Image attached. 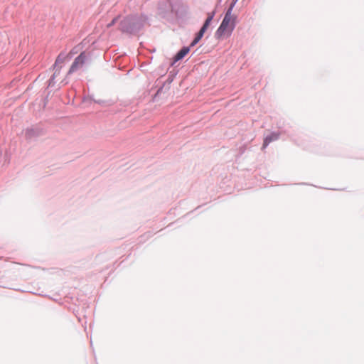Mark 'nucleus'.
<instances>
[{
  "mask_svg": "<svg viewBox=\"0 0 364 364\" xmlns=\"http://www.w3.org/2000/svg\"><path fill=\"white\" fill-rule=\"evenodd\" d=\"M234 4H232L227 11L221 24L215 32V38L221 39L229 37L232 34L236 23V16L232 14Z\"/></svg>",
  "mask_w": 364,
  "mask_h": 364,
  "instance_id": "obj_1",
  "label": "nucleus"
},
{
  "mask_svg": "<svg viewBox=\"0 0 364 364\" xmlns=\"http://www.w3.org/2000/svg\"><path fill=\"white\" fill-rule=\"evenodd\" d=\"M88 58L89 55L86 52H81V53L75 58L67 73V75H69L82 68L88 60Z\"/></svg>",
  "mask_w": 364,
  "mask_h": 364,
  "instance_id": "obj_2",
  "label": "nucleus"
},
{
  "mask_svg": "<svg viewBox=\"0 0 364 364\" xmlns=\"http://www.w3.org/2000/svg\"><path fill=\"white\" fill-rule=\"evenodd\" d=\"M215 11H212V12L208 14V17H207L204 24L203 25V26L200 28V30L199 31V32L197 33V35L195 37V38L193 39V41L191 42L190 47H193L200 41V39L203 36L205 32L206 31L207 28L210 26L211 21L213 20V17L215 16Z\"/></svg>",
  "mask_w": 364,
  "mask_h": 364,
  "instance_id": "obj_3",
  "label": "nucleus"
},
{
  "mask_svg": "<svg viewBox=\"0 0 364 364\" xmlns=\"http://www.w3.org/2000/svg\"><path fill=\"white\" fill-rule=\"evenodd\" d=\"M64 58H63L61 56V55H59L55 60V73H53L50 80V84H52V83H55L56 81H59L60 80V78H58V75L60 74V71L62 68V64L64 63ZM63 80L61 79V81H63Z\"/></svg>",
  "mask_w": 364,
  "mask_h": 364,
  "instance_id": "obj_4",
  "label": "nucleus"
},
{
  "mask_svg": "<svg viewBox=\"0 0 364 364\" xmlns=\"http://www.w3.org/2000/svg\"><path fill=\"white\" fill-rule=\"evenodd\" d=\"M190 51L189 47H183L174 57V62L178 61L183 58Z\"/></svg>",
  "mask_w": 364,
  "mask_h": 364,
  "instance_id": "obj_5",
  "label": "nucleus"
},
{
  "mask_svg": "<svg viewBox=\"0 0 364 364\" xmlns=\"http://www.w3.org/2000/svg\"><path fill=\"white\" fill-rule=\"evenodd\" d=\"M278 139V134H272L270 136H267L264 140L263 148H265L268 144L274 140Z\"/></svg>",
  "mask_w": 364,
  "mask_h": 364,
  "instance_id": "obj_6",
  "label": "nucleus"
},
{
  "mask_svg": "<svg viewBox=\"0 0 364 364\" xmlns=\"http://www.w3.org/2000/svg\"><path fill=\"white\" fill-rule=\"evenodd\" d=\"M116 21L117 18H114L109 24H107V27L109 28L112 26L116 23Z\"/></svg>",
  "mask_w": 364,
  "mask_h": 364,
  "instance_id": "obj_7",
  "label": "nucleus"
},
{
  "mask_svg": "<svg viewBox=\"0 0 364 364\" xmlns=\"http://www.w3.org/2000/svg\"><path fill=\"white\" fill-rule=\"evenodd\" d=\"M77 48H74L70 53H69V55H71L73 53H76L77 51H75V50Z\"/></svg>",
  "mask_w": 364,
  "mask_h": 364,
  "instance_id": "obj_8",
  "label": "nucleus"
},
{
  "mask_svg": "<svg viewBox=\"0 0 364 364\" xmlns=\"http://www.w3.org/2000/svg\"><path fill=\"white\" fill-rule=\"evenodd\" d=\"M124 23H125V21H124V22H122V23H121V26H122L121 30H122V31H125V30H124V26H123V24H124Z\"/></svg>",
  "mask_w": 364,
  "mask_h": 364,
  "instance_id": "obj_9",
  "label": "nucleus"
}]
</instances>
